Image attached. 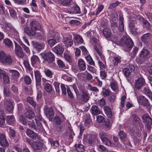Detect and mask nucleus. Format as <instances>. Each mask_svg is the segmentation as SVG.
I'll return each instance as SVG.
<instances>
[{"label":"nucleus","instance_id":"nucleus-1","mask_svg":"<svg viewBox=\"0 0 152 152\" xmlns=\"http://www.w3.org/2000/svg\"><path fill=\"white\" fill-rule=\"evenodd\" d=\"M133 45V41L128 36L123 37L119 42V45L123 47L124 50L128 52L130 51Z\"/></svg>","mask_w":152,"mask_h":152},{"label":"nucleus","instance_id":"nucleus-2","mask_svg":"<svg viewBox=\"0 0 152 152\" xmlns=\"http://www.w3.org/2000/svg\"><path fill=\"white\" fill-rule=\"evenodd\" d=\"M0 61L4 64L9 65L14 63L15 62L10 56L9 55H5L2 51L0 52Z\"/></svg>","mask_w":152,"mask_h":152},{"label":"nucleus","instance_id":"nucleus-3","mask_svg":"<svg viewBox=\"0 0 152 152\" xmlns=\"http://www.w3.org/2000/svg\"><path fill=\"white\" fill-rule=\"evenodd\" d=\"M26 142L30 146L32 149L34 151L41 150L42 148L43 145V144L39 141H34L29 139L26 140Z\"/></svg>","mask_w":152,"mask_h":152},{"label":"nucleus","instance_id":"nucleus-4","mask_svg":"<svg viewBox=\"0 0 152 152\" xmlns=\"http://www.w3.org/2000/svg\"><path fill=\"white\" fill-rule=\"evenodd\" d=\"M93 41L94 42V48L95 51L99 56L101 61L104 63H105V58L104 56L102 53V47L100 45L99 41L96 39L94 38L93 39Z\"/></svg>","mask_w":152,"mask_h":152},{"label":"nucleus","instance_id":"nucleus-5","mask_svg":"<svg viewBox=\"0 0 152 152\" xmlns=\"http://www.w3.org/2000/svg\"><path fill=\"white\" fill-rule=\"evenodd\" d=\"M99 137L102 142L106 145L110 146L111 145V142L108 138V134L103 130L100 131Z\"/></svg>","mask_w":152,"mask_h":152},{"label":"nucleus","instance_id":"nucleus-6","mask_svg":"<svg viewBox=\"0 0 152 152\" xmlns=\"http://www.w3.org/2000/svg\"><path fill=\"white\" fill-rule=\"evenodd\" d=\"M142 122L147 129L149 130L152 125V119L148 114H145L142 117Z\"/></svg>","mask_w":152,"mask_h":152},{"label":"nucleus","instance_id":"nucleus-7","mask_svg":"<svg viewBox=\"0 0 152 152\" xmlns=\"http://www.w3.org/2000/svg\"><path fill=\"white\" fill-rule=\"evenodd\" d=\"M145 80L142 76L140 75L138 78L135 80L134 86L135 89H140L145 84Z\"/></svg>","mask_w":152,"mask_h":152},{"label":"nucleus","instance_id":"nucleus-8","mask_svg":"<svg viewBox=\"0 0 152 152\" xmlns=\"http://www.w3.org/2000/svg\"><path fill=\"white\" fill-rule=\"evenodd\" d=\"M13 102V101L8 99H5L4 100V108L9 112L13 111L14 108Z\"/></svg>","mask_w":152,"mask_h":152},{"label":"nucleus","instance_id":"nucleus-9","mask_svg":"<svg viewBox=\"0 0 152 152\" xmlns=\"http://www.w3.org/2000/svg\"><path fill=\"white\" fill-rule=\"evenodd\" d=\"M63 41L67 47H70L73 44L72 36L69 34H66L63 35Z\"/></svg>","mask_w":152,"mask_h":152},{"label":"nucleus","instance_id":"nucleus-10","mask_svg":"<svg viewBox=\"0 0 152 152\" xmlns=\"http://www.w3.org/2000/svg\"><path fill=\"white\" fill-rule=\"evenodd\" d=\"M137 67L135 65L130 64L129 68L126 67L123 70V72L126 77H128L132 72L136 70Z\"/></svg>","mask_w":152,"mask_h":152},{"label":"nucleus","instance_id":"nucleus-11","mask_svg":"<svg viewBox=\"0 0 152 152\" xmlns=\"http://www.w3.org/2000/svg\"><path fill=\"white\" fill-rule=\"evenodd\" d=\"M41 55L42 56H45V60L49 63H52L55 60V56L52 52H49L46 53H42Z\"/></svg>","mask_w":152,"mask_h":152},{"label":"nucleus","instance_id":"nucleus-12","mask_svg":"<svg viewBox=\"0 0 152 152\" xmlns=\"http://www.w3.org/2000/svg\"><path fill=\"white\" fill-rule=\"evenodd\" d=\"M15 46V51L16 55L20 58H23L24 56V53L22 48L17 43L14 42Z\"/></svg>","mask_w":152,"mask_h":152},{"label":"nucleus","instance_id":"nucleus-13","mask_svg":"<svg viewBox=\"0 0 152 152\" xmlns=\"http://www.w3.org/2000/svg\"><path fill=\"white\" fill-rule=\"evenodd\" d=\"M53 36L56 39V40L53 38L49 39L48 40V44L51 47L56 44L57 42H58L61 38L59 34L58 33H56L55 34H53Z\"/></svg>","mask_w":152,"mask_h":152},{"label":"nucleus","instance_id":"nucleus-14","mask_svg":"<svg viewBox=\"0 0 152 152\" xmlns=\"http://www.w3.org/2000/svg\"><path fill=\"white\" fill-rule=\"evenodd\" d=\"M34 73L36 81V86L37 88L39 89L41 87V75L40 72L38 70L34 71Z\"/></svg>","mask_w":152,"mask_h":152},{"label":"nucleus","instance_id":"nucleus-15","mask_svg":"<svg viewBox=\"0 0 152 152\" xmlns=\"http://www.w3.org/2000/svg\"><path fill=\"white\" fill-rule=\"evenodd\" d=\"M0 144L5 148L8 147L9 145L6 135L4 133L0 134Z\"/></svg>","mask_w":152,"mask_h":152},{"label":"nucleus","instance_id":"nucleus-16","mask_svg":"<svg viewBox=\"0 0 152 152\" xmlns=\"http://www.w3.org/2000/svg\"><path fill=\"white\" fill-rule=\"evenodd\" d=\"M44 110L46 116L49 117L50 120L52 119L54 115L53 108L51 107L49 108L45 106L44 109Z\"/></svg>","mask_w":152,"mask_h":152},{"label":"nucleus","instance_id":"nucleus-17","mask_svg":"<svg viewBox=\"0 0 152 152\" xmlns=\"http://www.w3.org/2000/svg\"><path fill=\"white\" fill-rule=\"evenodd\" d=\"M138 101L142 105L146 107L150 106V103L148 100L144 96H140Z\"/></svg>","mask_w":152,"mask_h":152},{"label":"nucleus","instance_id":"nucleus-18","mask_svg":"<svg viewBox=\"0 0 152 152\" xmlns=\"http://www.w3.org/2000/svg\"><path fill=\"white\" fill-rule=\"evenodd\" d=\"M52 50L57 55H61L63 53L64 49L61 44H58L54 47Z\"/></svg>","mask_w":152,"mask_h":152},{"label":"nucleus","instance_id":"nucleus-19","mask_svg":"<svg viewBox=\"0 0 152 152\" xmlns=\"http://www.w3.org/2000/svg\"><path fill=\"white\" fill-rule=\"evenodd\" d=\"M77 66L78 69L81 71H84L86 69V64L83 59L81 58L77 61Z\"/></svg>","mask_w":152,"mask_h":152},{"label":"nucleus","instance_id":"nucleus-20","mask_svg":"<svg viewBox=\"0 0 152 152\" xmlns=\"http://www.w3.org/2000/svg\"><path fill=\"white\" fill-rule=\"evenodd\" d=\"M26 134L29 137L34 139H39V137L36 133L29 129L27 130Z\"/></svg>","mask_w":152,"mask_h":152},{"label":"nucleus","instance_id":"nucleus-21","mask_svg":"<svg viewBox=\"0 0 152 152\" xmlns=\"http://www.w3.org/2000/svg\"><path fill=\"white\" fill-rule=\"evenodd\" d=\"M89 94L87 91H82L81 99L82 101L87 102L89 100Z\"/></svg>","mask_w":152,"mask_h":152},{"label":"nucleus","instance_id":"nucleus-22","mask_svg":"<svg viewBox=\"0 0 152 152\" xmlns=\"http://www.w3.org/2000/svg\"><path fill=\"white\" fill-rule=\"evenodd\" d=\"M150 53V52L147 49H143L141 51L139 55L141 59H145L148 58V55Z\"/></svg>","mask_w":152,"mask_h":152},{"label":"nucleus","instance_id":"nucleus-23","mask_svg":"<svg viewBox=\"0 0 152 152\" xmlns=\"http://www.w3.org/2000/svg\"><path fill=\"white\" fill-rule=\"evenodd\" d=\"M24 31L29 36H33L35 35L36 31L30 26L29 28L28 27H26L24 28Z\"/></svg>","mask_w":152,"mask_h":152},{"label":"nucleus","instance_id":"nucleus-24","mask_svg":"<svg viewBox=\"0 0 152 152\" xmlns=\"http://www.w3.org/2000/svg\"><path fill=\"white\" fill-rule=\"evenodd\" d=\"M8 71L12 79L17 80L20 74L18 71L13 69H10Z\"/></svg>","mask_w":152,"mask_h":152},{"label":"nucleus","instance_id":"nucleus-25","mask_svg":"<svg viewBox=\"0 0 152 152\" xmlns=\"http://www.w3.org/2000/svg\"><path fill=\"white\" fill-rule=\"evenodd\" d=\"M90 111L93 116L97 115L100 114L101 112L99 107L95 105L92 106L90 109Z\"/></svg>","mask_w":152,"mask_h":152},{"label":"nucleus","instance_id":"nucleus-26","mask_svg":"<svg viewBox=\"0 0 152 152\" xmlns=\"http://www.w3.org/2000/svg\"><path fill=\"white\" fill-rule=\"evenodd\" d=\"M31 43L34 47L38 51L41 50L44 48V45L43 43H40L32 41Z\"/></svg>","mask_w":152,"mask_h":152},{"label":"nucleus","instance_id":"nucleus-27","mask_svg":"<svg viewBox=\"0 0 152 152\" xmlns=\"http://www.w3.org/2000/svg\"><path fill=\"white\" fill-rule=\"evenodd\" d=\"M72 0H56L55 1L57 4L65 6L70 5Z\"/></svg>","mask_w":152,"mask_h":152},{"label":"nucleus","instance_id":"nucleus-28","mask_svg":"<svg viewBox=\"0 0 152 152\" xmlns=\"http://www.w3.org/2000/svg\"><path fill=\"white\" fill-rule=\"evenodd\" d=\"M25 116L28 119H31L35 116L34 112L30 107H29L28 109L26 110V112L25 113Z\"/></svg>","mask_w":152,"mask_h":152},{"label":"nucleus","instance_id":"nucleus-29","mask_svg":"<svg viewBox=\"0 0 152 152\" xmlns=\"http://www.w3.org/2000/svg\"><path fill=\"white\" fill-rule=\"evenodd\" d=\"M74 41L76 45H78L82 44L83 42V40L80 35L76 34L75 36Z\"/></svg>","mask_w":152,"mask_h":152},{"label":"nucleus","instance_id":"nucleus-30","mask_svg":"<svg viewBox=\"0 0 152 152\" xmlns=\"http://www.w3.org/2000/svg\"><path fill=\"white\" fill-rule=\"evenodd\" d=\"M139 20L143 24V26L147 29H149L151 27L150 23L142 17L140 18Z\"/></svg>","mask_w":152,"mask_h":152},{"label":"nucleus","instance_id":"nucleus-31","mask_svg":"<svg viewBox=\"0 0 152 152\" xmlns=\"http://www.w3.org/2000/svg\"><path fill=\"white\" fill-rule=\"evenodd\" d=\"M151 36V34L149 33H147L143 34L141 37L142 41L144 43H148L149 41Z\"/></svg>","mask_w":152,"mask_h":152},{"label":"nucleus","instance_id":"nucleus-32","mask_svg":"<svg viewBox=\"0 0 152 152\" xmlns=\"http://www.w3.org/2000/svg\"><path fill=\"white\" fill-rule=\"evenodd\" d=\"M30 26L31 27L36 31L40 28V26L39 23L36 21H33L30 23Z\"/></svg>","mask_w":152,"mask_h":152},{"label":"nucleus","instance_id":"nucleus-33","mask_svg":"<svg viewBox=\"0 0 152 152\" xmlns=\"http://www.w3.org/2000/svg\"><path fill=\"white\" fill-rule=\"evenodd\" d=\"M84 119L85 124L86 126H89L92 123V121L89 114H86L84 116Z\"/></svg>","mask_w":152,"mask_h":152},{"label":"nucleus","instance_id":"nucleus-34","mask_svg":"<svg viewBox=\"0 0 152 152\" xmlns=\"http://www.w3.org/2000/svg\"><path fill=\"white\" fill-rule=\"evenodd\" d=\"M15 118L13 115H8L6 118V121L7 124L12 125L15 122Z\"/></svg>","mask_w":152,"mask_h":152},{"label":"nucleus","instance_id":"nucleus-35","mask_svg":"<svg viewBox=\"0 0 152 152\" xmlns=\"http://www.w3.org/2000/svg\"><path fill=\"white\" fill-rule=\"evenodd\" d=\"M10 34L13 37L15 38H18V39H19L18 38L19 35L18 32L15 28H14L12 30L10 31Z\"/></svg>","mask_w":152,"mask_h":152},{"label":"nucleus","instance_id":"nucleus-36","mask_svg":"<svg viewBox=\"0 0 152 152\" xmlns=\"http://www.w3.org/2000/svg\"><path fill=\"white\" fill-rule=\"evenodd\" d=\"M121 57L120 56L113 57L112 61L114 66H117L118 64L120 63L121 62Z\"/></svg>","mask_w":152,"mask_h":152},{"label":"nucleus","instance_id":"nucleus-37","mask_svg":"<svg viewBox=\"0 0 152 152\" xmlns=\"http://www.w3.org/2000/svg\"><path fill=\"white\" fill-rule=\"evenodd\" d=\"M37 126H36V129L34 130L38 132H42L43 130V128L40 121H36Z\"/></svg>","mask_w":152,"mask_h":152},{"label":"nucleus","instance_id":"nucleus-38","mask_svg":"<svg viewBox=\"0 0 152 152\" xmlns=\"http://www.w3.org/2000/svg\"><path fill=\"white\" fill-rule=\"evenodd\" d=\"M18 42L22 48L27 53H29L30 52L29 48L26 46L20 39H18Z\"/></svg>","mask_w":152,"mask_h":152},{"label":"nucleus","instance_id":"nucleus-39","mask_svg":"<svg viewBox=\"0 0 152 152\" xmlns=\"http://www.w3.org/2000/svg\"><path fill=\"white\" fill-rule=\"evenodd\" d=\"M104 110L107 117L109 118H111L113 114L110 108L108 107H104Z\"/></svg>","mask_w":152,"mask_h":152},{"label":"nucleus","instance_id":"nucleus-40","mask_svg":"<svg viewBox=\"0 0 152 152\" xmlns=\"http://www.w3.org/2000/svg\"><path fill=\"white\" fill-rule=\"evenodd\" d=\"M123 18L120 17L119 18V26L118 29L121 31H124V24L123 23Z\"/></svg>","mask_w":152,"mask_h":152},{"label":"nucleus","instance_id":"nucleus-41","mask_svg":"<svg viewBox=\"0 0 152 152\" xmlns=\"http://www.w3.org/2000/svg\"><path fill=\"white\" fill-rule=\"evenodd\" d=\"M75 146L76 149L78 152H83L85 151L84 146L82 144H76Z\"/></svg>","mask_w":152,"mask_h":152},{"label":"nucleus","instance_id":"nucleus-42","mask_svg":"<svg viewBox=\"0 0 152 152\" xmlns=\"http://www.w3.org/2000/svg\"><path fill=\"white\" fill-rule=\"evenodd\" d=\"M111 30L110 29L107 28H106L104 29L102 33L106 37H109L111 35Z\"/></svg>","mask_w":152,"mask_h":152},{"label":"nucleus","instance_id":"nucleus-43","mask_svg":"<svg viewBox=\"0 0 152 152\" xmlns=\"http://www.w3.org/2000/svg\"><path fill=\"white\" fill-rule=\"evenodd\" d=\"M27 101L34 108L36 107V103L31 97L28 96L26 99Z\"/></svg>","mask_w":152,"mask_h":152},{"label":"nucleus","instance_id":"nucleus-44","mask_svg":"<svg viewBox=\"0 0 152 152\" xmlns=\"http://www.w3.org/2000/svg\"><path fill=\"white\" fill-rule=\"evenodd\" d=\"M31 64L34 65L37 63L39 62V58L35 55H33L31 58Z\"/></svg>","mask_w":152,"mask_h":152},{"label":"nucleus","instance_id":"nucleus-45","mask_svg":"<svg viewBox=\"0 0 152 152\" xmlns=\"http://www.w3.org/2000/svg\"><path fill=\"white\" fill-rule=\"evenodd\" d=\"M110 91L103 88L101 94L104 97H106L110 96Z\"/></svg>","mask_w":152,"mask_h":152},{"label":"nucleus","instance_id":"nucleus-46","mask_svg":"<svg viewBox=\"0 0 152 152\" xmlns=\"http://www.w3.org/2000/svg\"><path fill=\"white\" fill-rule=\"evenodd\" d=\"M110 85L111 88L113 91H117L118 85L116 81H113L111 82Z\"/></svg>","mask_w":152,"mask_h":152},{"label":"nucleus","instance_id":"nucleus-47","mask_svg":"<svg viewBox=\"0 0 152 152\" xmlns=\"http://www.w3.org/2000/svg\"><path fill=\"white\" fill-rule=\"evenodd\" d=\"M142 92L143 94H145L148 97L152 94L151 92L148 87H144L142 91Z\"/></svg>","mask_w":152,"mask_h":152},{"label":"nucleus","instance_id":"nucleus-48","mask_svg":"<svg viewBox=\"0 0 152 152\" xmlns=\"http://www.w3.org/2000/svg\"><path fill=\"white\" fill-rule=\"evenodd\" d=\"M3 42L5 45L9 47H11L12 44V41L8 38L4 39L3 40Z\"/></svg>","mask_w":152,"mask_h":152},{"label":"nucleus","instance_id":"nucleus-49","mask_svg":"<svg viewBox=\"0 0 152 152\" xmlns=\"http://www.w3.org/2000/svg\"><path fill=\"white\" fill-rule=\"evenodd\" d=\"M24 65L27 71L30 72H31L32 69L31 67L29 62L28 61H24L23 62Z\"/></svg>","mask_w":152,"mask_h":152},{"label":"nucleus","instance_id":"nucleus-50","mask_svg":"<svg viewBox=\"0 0 152 152\" xmlns=\"http://www.w3.org/2000/svg\"><path fill=\"white\" fill-rule=\"evenodd\" d=\"M19 120L24 125H27L28 120L23 115H21L20 117Z\"/></svg>","mask_w":152,"mask_h":152},{"label":"nucleus","instance_id":"nucleus-51","mask_svg":"<svg viewBox=\"0 0 152 152\" xmlns=\"http://www.w3.org/2000/svg\"><path fill=\"white\" fill-rule=\"evenodd\" d=\"M96 136L95 135H92L88 138V142L89 144L94 143L96 138Z\"/></svg>","mask_w":152,"mask_h":152},{"label":"nucleus","instance_id":"nucleus-52","mask_svg":"<svg viewBox=\"0 0 152 152\" xmlns=\"http://www.w3.org/2000/svg\"><path fill=\"white\" fill-rule=\"evenodd\" d=\"M10 91L8 87L5 86L4 87L3 93L5 96L8 97L10 95Z\"/></svg>","mask_w":152,"mask_h":152},{"label":"nucleus","instance_id":"nucleus-53","mask_svg":"<svg viewBox=\"0 0 152 152\" xmlns=\"http://www.w3.org/2000/svg\"><path fill=\"white\" fill-rule=\"evenodd\" d=\"M25 83L27 85H30L31 83V80L29 76L28 75L25 76L23 77Z\"/></svg>","mask_w":152,"mask_h":152},{"label":"nucleus","instance_id":"nucleus-54","mask_svg":"<svg viewBox=\"0 0 152 152\" xmlns=\"http://www.w3.org/2000/svg\"><path fill=\"white\" fill-rule=\"evenodd\" d=\"M87 62L90 65H94V63L90 55H89L85 57Z\"/></svg>","mask_w":152,"mask_h":152},{"label":"nucleus","instance_id":"nucleus-55","mask_svg":"<svg viewBox=\"0 0 152 152\" xmlns=\"http://www.w3.org/2000/svg\"><path fill=\"white\" fill-rule=\"evenodd\" d=\"M57 63L59 66L61 68H64L66 66L64 62L61 60L57 58Z\"/></svg>","mask_w":152,"mask_h":152},{"label":"nucleus","instance_id":"nucleus-56","mask_svg":"<svg viewBox=\"0 0 152 152\" xmlns=\"http://www.w3.org/2000/svg\"><path fill=\"white\" fill-rule=\"evenodd\" d=\"M87 88L90 91L96 92H98L99 91V90L96 87L92 86L90 84H88Z\"/></svg>","mask_w":152,"mask_h":152},{"label":"nucleus","instance_id":"nucleus-57","mask_svg":"<svg viewBox=\"0 0 152 152\" xmlns=\"http://www.w3.org/2000/svg\"><path fill=\"white\" fill-rule=\"evenodd\" d=\"M118 134L120 139L122 140H124L126 136V133L123 131H121L119 132Z\"/></svg>","mask_w":152,"mask_h":152},{"label":"nucleus","instance_id":"nucleus-58","mask_svg":"<svg viewBox=\"0 0 152 152\" xmlns=\"http://www.w3.org/2000/svg\"><path fill=\"white\" fill-rule=\"evenodd\" d=\"M45 91L48 93L51 92L52 90V87L49 83H46L45 84Z\"/></svg>","mask_w":152,"mask_h":152},{"label":"nucleus","instance_id":"nucleus-59","mask_svg":"<svg viewBox=\"0 0 152 152\" xmlns=\"http://www.w3.org/2000/svg\"><path fill=\"white\" fill-rule=\"evenodd\" d=\"M27 125L29 127L34 129H36V125L34 121L33 120H30V121H28Z\"/></svg>","mask_w":152,"mask_h":152},{"label":"nucleus","instance_id":"nucleus-60","mask_svg":"<svg viewBox=\"0 0 152 152\" xmlns=\"http://www.w3.org/2000/svg\"><path fill=\"white\" fill-rule=\"evenodd\" d=\"M10 16L13 18H15L16 16V13L15 10L12 8L10 7L9 8Z\"/></svg>","mask_w":152,"mask_h":152},{"label":"nucleus","instance_id":"nucleus-61","mask_svg":"<svg viewBox=\"0 0 152 152\" xmlns=\"http://www.w3.org/2000/svg\"><path fill=\"white\" fill-rule=\"evenodd\" d=\"M50 142L52 146H56V147H58L59 146L58 142L57 140L54 141L53 139H50Z\"/></svg>","mask_w":152,"mask_h":152},{"label":"nucleus","instance_id":"nucleus-62","mask_svg":"<svg viewBox=\"0 0 152 152\" xmlns=\"http://www.w3.org/2000/svg\"><path fill=\"white\" fill-rule=\"evenodd\" d=\"M46 75L48 77L51 78L53 75V72L49 69H45L44 71Z\"/></svg>","mask_w":152,"mask_h":152},{"label":"nucleus","instance_id":"nucleus-63","mask_svg":"<svg viewBox=\"0 0 152 152\" xmlns=\"http://www.w3.org/2000/svg\"><path fill=\"white\" fill-rule=\"evenodd\" d=\"M64 58L69 62L72 63V59L71 57L68 54L65 53L64 54Z\"/></svg>","mask_w":152,"mask_h":152},{"label":"nucleus","instance_id":"nucleus-64","mask_svg":"<svg viewBox=\"0 0 152 152\" xmlns=\"http://www.w3.org/2000/svg\"><path fill=\"white\" fill-rule=\"evenodd\" d=\"M110 96L109 98L108 99L111 102H113L115 101L116 99V95L115 93H110Z\"/></svg>","mask_w":152,"mask_h":152}]
</instances>
